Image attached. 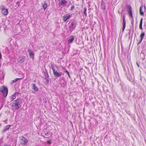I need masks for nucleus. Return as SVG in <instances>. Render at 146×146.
<instances>
[{
    "label": "nucleus",
    "mask_w": 146,
    "mask_h": 146,
    "mask_svg": "<svg viewBox=\"0 0 146 146\" xmlns=\"http://www.w3.org/2000/svg\"><path fill=\"white\" fill-rule=\"evenodd\" d=\"M142 21H143V18H142L140 21V22L139 25V28L141 29H142Z\"/></svg>",
    "instance_id": "obj_13"
},
{
    "label": "nucleus",
    "mask_w": 146,
    "mask_h": 146,
    "mask_svg": "<svg viewBox=\"0 0 146 146\" xmlns=\"http://www.w3.org/2000/svg\"><path fill=\"white\" fill-rule=\"evenodd\" d=\"M53 74L55 76L57 77L61 76L62 75V73L61 72H58L54 68H52Z\"/></svg>",
    "instance_id": "obj_2"
},
{
    "label": "nucleus",
    "mask_w": 146,
    "mask_h": 146,
    "mask_svg": "<svg viewBox=\"0 0 146 146\" xmlns=\"http://www.w3.org/2000/svg\"><path fill=\"white\" fill-rule=\"evenodd\" d=\"M67 3L66 0H60L59 2V5H65Z\"/></svg>",
    "instance_id": "obj_6"
},
{
    "label": "nucleus",
    "mask_w": 146,
    "mask_h": 146,
    "mask_svg": "<svg viewBox=\"0 0 146 146\" xmlns=\"http://www.w3.org/2000/svg\"><path fill=\"white\" fill-rule=\"evenodd\" d=\"M145 35V33H142L141 35V41L143 40V37Z\"/></svg>",
    "instance_id": "obj_18"
},
{
    "label": "nucleus",
    "mask_w": 146,
    "mask_h": 146,
    "mask_svg": "<svg viewBox=\"0 0 146 146\" xmlns=\"http://www.w3.org/2000/svg\"><path fill=\"white\" fill-rule=\"evenodd\" d=\"M137 64V65H138V66L139 67V64Z\"/></svg>",
    "instance_id": "obj_26"
},
{
    "label": "nucleus",
    "mask_w": 146,
    "mask_h": 146,
    "mask_svg": "<svg viewBox=\"0 0 146 146\" xmlns=\"http://www.w3.org/2000/svg\"><path fill=\"white\" fill-rule=\"evenodd\" d=\"M142 7H140L139 8V13L141 15H143L144 13L142 10Z\"/></svg>",
    "instance_id": "obj_15"
},
{
    "label": "nucleus",
    "mask_w": 146,
    "mask_h": 146,
    "mask_svg": "<svg viewBox=\"0 0 146 146\" xmlns=\"http://www.w3.org/2000/svg\"><path fill=\"white\" fill-rule=\"evenodd\" d=\"M21 139L23 144L25 145L27 143L28 140L24 137H21Z\"/></svg>",
    "instance_id": "obj_4"
},
{
    "label": "nucleus",
    "mask_w": 146,
    "mask_h": 146,
    "mask_svg": "<svg viewBox=\"0 0 146 146\" xmlns=\"http://www.w3.org/2000/svg\"><path fill=\"white\" fill-rule=\"evenodd\" d=\"M66 72L67 73V74H68L69 77H70V75L69 73L68 72V71L66 70Z\"/></svg>",
    "instance_id": "obj_21"
},
{
    "label": "nucleus",
    "mask_w": 146,
    "mask_h": 146,
    "mask_svg": "<svg viewBox=\"0 0 146 146\" xmlns=\"http://www.w3.org/2000/svg\"><path fill=\"white\" fill-rule=\"evenodd\" d=\"M127 9L129 15L131 17H133L132 13V9L130 5H128L127 6Z\"/></svg>",
    "instance_id": "obj_3"
},
{
    "label": "nucleus",
    "mask_w": 146,
    "mask_h": 146,
    "mask_svg": "<svg viewBox=\"0 0 146 146\" xmlns=\"http://www.w3.org/2000/svg\"><path fill=\"white\" fill-rule=\"evenodd\" d=\"M123 31L125 27L126 21L125 19V16H123Z\"/></svg>",
    "instance_id": "obj_7"
},
{
    "label": "nucleus",
    "mask_w": 146,
    "mask_h": 146,
    "mask_svg": "<svg viewBox=\"0 0 146 146\" xmlns=\"http://www.w3.org/2000/svg\"><path fill=\"white\" fill-rule=\"evenodd\" d=\"M1 11L3 14L5 15H7L8 13V9L5 8L4 7L2 8Z\"/></svg>",
    "instance_id": "obj_5"
},
{
    "label": "nucleus",
    "mask_w": 146,
    "mask_h": 146,
    "mask_svg": "<svg viewBox=\"0 0 146 146\" xmlns=\"http://www.w3.org/2000/svg\"><path fill=\"white\" fill-rule=\"evenodd\" d=\"M19 104H16L15 103H14V104L13 105V108L15 109H17L19 108Z\"/></svg>",
    "instance_id": "obj_10"
},
{
    "label": "nucleus",
    "mask_w": 146,
    "mask_h": 146,
    "mask_svg": "<svg viewBox=\"0 0 146 146\" xmlns=\"http://www.w3.org/2000/svg\"><path fill=\"white\" fill-rule=\"evenodd\" d=\"M70 17V16L69 15L66 14L63 17V20L65 21H66Z\"/></svg>",
    "instance_id": "obj_8"
},
{
    "label": "nucleus",
    "mask_w": 146,
    "mask_h": 146,
    "mask_svg": "<svg viewBox=\"0 0 146 146\" xmlns=\"http://www.w3.org/2000/svg\"><path fill=\"white\" fill-rule=\"evenodd\" d=\"M10 126V125H8L7 126V129H9V128Z\"/></svg>",
    "instance_id": "obj_23"
},
{
    "label": "nucleus",
    "mask_w": 146,
    "mask_h": 146,
    "mask_svg": "<svg viewBox=\"0 0 146 146\" xmlns=\"http://www.w3.org/2000/svg\"><path fill=\"white\" fill-rule=\"evenodd\" d=\"M144 8H145V9L146 7H145V6H144Z\"/></svg>",
    "instance_id": "obj_27"
},
{
    "label": "nucleus",
    "mask_w": 146,
    "mask_h": 146,
    "mask_svg": "<svg viewBox=\"0 0 146 146\" xmlns=\"http://www.w3.org/2000/svg\"><path fill=\"white\" fill-rule=\"evenodd\" d=\"M74 40V38L73 36H72L70 38H69L68 40V44H71L72 42Z\"/></svg>",
    "instance_id": "obj_9"
},
{
    "label": "nucleus",
    "mask_w": 146,
    "mask_h": 146,
    "mask_svg": "<svg viewBox=\"0 0 146 146\" xmlns=\"http://www.w3.org/2000/svg\"><path fill=\"white\" fill-rule=\"evenodd\" d=\"M4 146H10L8 145H4Z\"/></svg>",
    "instance_id": "obj_25"
},
{
    "label": "nucleus",
    "mask_w": 146,
    "mask_h": 146,
    "mask_svg": "<svg viewBox=\"0 0 146 146\" xmlns=\"http://www.w3.org/2000/svg\"><path fill=\"white\" fill-rule=\"evenodd\" d=\"M33 89L35 91H38V88L36 86L35 84H33Z\"/></svg>",
    "instance_id": "obj_11"
},
{
    "label": "nucleus",
    "mask_w": 146,
    "mask_h": 146,
    "mask_svg": "<svg viewBox=\"0 0 146 146\" xmlns=\"http://www.w3.org/2000/svg\"><path fill=\"white\" fill-rule=\"evenodd\" d=\"M0 91L2 92L5 97H6L8 94V89L5 86H1L0 88Z\"/></svg>",
    "instance_id": "obj_1"
},
{
    "label": "nucleus",
    "mask_w": 146,
    "mask_h": 146,
    "mask_svg": "<svg viewBox=\"0 0 146 146\" xmlns=\"http://www.w3.org/2000/svg\"><path fill=\"white\" fill-rule=\"evenodd\" d=\"M15 103L17 104H19L21 103V101L20 99H18L15 100Z\"/></svg>",
    "instance_id": "obj_12"
},
{
    "label": "nucleus",
    "mask_w": 146,
    "mask_h": 146,
    "mask_svg": "<svg viewBox=\"0 0 146 146\" xmlns=\"http://www.w3.org/2000/svg\"><path fill=\"white\" fill-rule=\"evenodd\" d=\"M1 58H2V55H1V52H0V60L1 59Z\"/></svg>",
    "instance_id": "obj_22"
},
{
    "label": "nucleus",
    "mask_w": 146,
    "mask_h": 146,
    "mask_svg": "<svg viewBox=\"0 0 146 146\" xmlns=\"http://www.w3.org/2000/svg\"><path fill=\"white\" fill-rule=\"evenodd\" d=\"M16 98V93H15L13 94L12 95L11 97V98L13 100L15 99Z\"/></svg>",
    "instance_id": "obj_16"
},
{
    "label": "nucleus",
    "mask_w": 146,
    "mask_h": 146,
    "mask_svg": "<svg viewBox=\"0 0 146 146\" xmlns=\"http://www.w3.org/2000/svg\"><path fill=\"white\" fill-rule=\"evenodd\" d=\"M48 143L49 144H50V141H48Z\"/></svg>",
    "instance_id": "obj_24"
},
{
    "label": "nucleus",
    "mask_w": 146,
    "mask_h": 146,
    "mask_svg": "<svg viewBox=\"0 0 146 146\" xmlns=\"http://www.w3.org/2000/svg\"><path fill=\"white\" fill-rule=\"evenodd\" d=\"M86 11H87L86 8H85V9L84 10V14L86 16L87 15Z\"/></svg>",
    "instance_id": "obj_19"
},
{
    "label": "nucleus",
    "mask_w": 146,
    "mask_h": 146,
    "mask_svg": "<svg viewBox=\"0 0 146 146\" xmlns=\"http://www.w3.org/2000/svg\"><path fill=\"white\" fill-rule=\"evenodd\" d=\"M47 5L46 3L42 5V7L44 10H45V9L47 7Z\"/></svg>",
    "instance_id": "obj_17"
},
{
    "label": "nucleus",
    "mask_w": 146,
    "mask_h": 146,
    "mask_svg": "<svg viewBox=\"0 0 146 146\" xmlns=\"http://www.w3.org/2000/svg\"><path fill=\"white\" fill-rule=\"evenodd\" d=\"M29 55L33 59L34 58V54L32 52H29Z\"/></svg>",
    "instance_id": "obj_14"
},
{
    "label": "nucleus",
    "mask_w": 146,
    "mask_h": 146,
    "mask_svg": "<svg viewBox=\"0 0 146 146\" xmlns=\"http://www.w3.org/2000/svg\"><path fill=\"white\" fill-rule=\"evenodd\" d=\"M21 79L20 78H16L15 80L13 81V82H16V81H17L18 80H20Z\"/></svg>",
    "instance_id": "obj_20"
}]
</instances>
